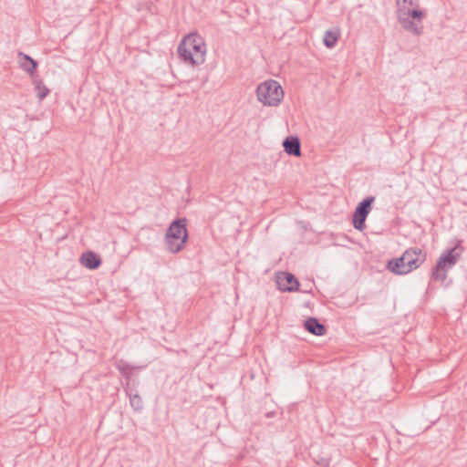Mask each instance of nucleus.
<instances>
[{
  "label": "nucleus",
  "mask_w": 467,
  "mask_h": 467,
  "mask_svg": "<svg viewBox=\"0 0 467 467\" xmlns=\"http://www.w3.org/2000/svg\"><path fill=\"white\" fill-rule=\"evenodd\" d=\"M277 285L281 291L295 292L299 288V282L291 273H281L277 275Z\"/></svg>",
  "instance_id": "obj_8"
},
{
  "label": "nucleus",
  "mask_w": 467,
  "mask_h": 467,
  "mask_svg": "<svg viewBox=\"0 0 467 467\" xmlns=\"http://www.w3.org/2000/svg\"><path fill=\"white\" fill-rule=\"evenodd\" d=\"M18 63L22 70L26 72L31 78L36 76L37 62L30 56L18 52Z\"/></svg>",
  "instance_id": "obj_9"
},
{
  "label": "nucleus",
  "mask_w": 467,
  "mask_h": 467,
  "mask_svg": "<svg viewBox=\"0 0 467 467\" xmlns=\"http://www.w3.org/2000/svg\"><path fill=\"white\" fill-rule=\"evenodd\" d=\"M128 395L130 397V406L136 411L140 410L142 409V407H143V402H142V400H141L140 396L139 394H137V393L132 394L131 392H129Z\"/></svg>",
  "instance_id": "obj_15"
},
{
  "label": "nucleus",
  "mask_w": 467,
  "mask_h": 467,
  "mask_svg": "<svg viewBox=\"0 0 467 467\" xmlns=\"http://www.w3.org/2000/svg\"><path fill=\"white\" fill-rule=\"evenodd\" d=\"M186 225L185 218L177 219L170 224L165 234V244L171 253L176 254L184 247L188 240Z\"/></svg>",
  "instance_id": "obj_4"
},
{
  "label": "nucleus",
  "mask_w": 467,
  "mask_h": 467,
  "mask_svg": "<svg viewBox=\"0 0 467 467\" xmlns=\"http://www.w3.org/2000/svg\"><path fill=\"white\" fill-rule=\"evenodd\" d=\"M420 0H397V18L401 27L414 36L423 34L421 21L426 13L418 9Z\"/></svg>",
  "instance_id": "obj_1"
},
{
  "label": "nucleus",
  "mask_w": 467,
  "mask_h": 467,
  "mask_svg": "<svg viewBox=\"0 0 467 467\" xmlns=\"http://www.w3.org/2000/svg\"><path fill=\"white\" fill-rule=\"evenodd\" d=\"M304 327L315 336H323L326 333V327L316 317H308L304 323Z\"/></svg>",
  "instance_id": "obj_12"
},
{
  "label": "nucleus",
  "mask_w": 467,
  "mask_h": 467,
  "mask_svg": "<svg viewBox=\"0 0 467 467\" xmlns=\"http://www.w3.org/2000/svg\"><path fill=\"white\" fill-rule=\"evenodd\" d=\"M257 99L265 106L275 107L284 98L281 85L273 79L261 83L256 88Z\"/></svg>",
  "instance_id": "obj_5"
},
{
  "label": "nucleus",
  "mask_w": 467,
  "mask_h": 467,
  "mask_svg": "<svg viewBox=\"0 0 467 467\" xmlns=\"http://www.w3.org/2000/svg\"><path fill=\"white\" fill-rule=\"evenodd\" d=\"M462 248L454 246L447 250L438 259L431 275L435 280L444 281L447 278V270L454 266L460 257Z\"/></svg>",
  "instance_id": "obj_6"
},
{
  "label": "nucleus",
  "mask_w": 467,
  "mask_h": 467,
  "mask_svg": "<svg viewBox=\"0 0 467 467\" xmlns=\"http://www.w3.org/2000/svg\"><path fill=\"white\" fill-rule=\"evenodd\" d=\"M32 78V82L35 87V90L36 92V96L40 100H43L48 94L49 88L44 84L43 80L40 79L37 76H35Z\"/></svg>",
  "instance_id": "obj_13"
},
{
  "label": "nucleus",
  "mask_w": 467,
  "mask_h": 467,
  "mask_svg": "<svg viewBox=\"0 0 467 467\" xmlns=\"http://www.w3.org/2000/svg\"><path fill=\"white\" fill-rule=\"evenodd\" d=\"M283 147L288 155L296 157H299L301 155V144L297 137H286L283 141Z\"/></svg>",
  "instance_id": "obj_10"
},
{
  "label": "nucleus",
  "mask_w": 467,
  "mask_h": 467,
  "mask_svg": "<svg viewBox=\"0 0 467 467\" xmlns=\"http://www.w3.org/2000/svg\"><path fill=\"white\" fill-rule=\"evenodd\" d=\"M374 201H375L374 196H368L358 204V206L356 207L355 212L353 213V220H352L353 226L355 229H357L358 231H362L365 229V227H366L365 222H366L367 216L368 215V213L371 210V205L374 202Z\"/></svg>",
  "instance_id": "obj_7"
},
{
  "label": "nucleus",
  "mask_w": 467,
  "mask_h": 467,
  "mask_svg": "<svg viewBox=\"0 0 467 467\" xmlns=\"http://www.w3.org/2000/svg\"><path fill=\"white\" fill-rule=\"evenodd\" d=\"M338 38H339V30L338 29H330V30H327L325 32L323 42L327 47L332 48L336 46Z\"/></svg>",
  "instance_id": "obj_14"
},
{
  "label": "nucleus",
  "mask_w": 467,
  "mask_h": 467,
  "mask_svg": "<svg viewBox=\"0 0 467 467\" xmlns=\"http://www.w3.org/2000/svg\"><path fill=\"white\" fill-rule=\"evenodd\" d=\"M80 263L88 269L94 270L100 266V257L92 251H88L80 256Z\"/></svg>",
  "instance_id": "obj_11"
},
{
  "label": "nucleus",
  "mask_w": 467,
  "mask_h": 467,
  "mask_svg": "<svg viewBox=\"0 0 467 467\" xmlns=\"http://www.w3.org/2000/svg\"><path fill=\"white\" fill-rule=\"evenodd\" d=\"M426 260V254L417 247L409 248L399 258L388 262V269L396 275H407L419 268Z\"/></svg>",
  "instance_id": "obj_3"
},
{
  "label": "nucleus",
  "mask_w": 467,
  "mask_h": 467,
  "mask_svg": "<svg viewBox=\"0 0 467 467\" xmlns=\"http://www.w3.org/2000/svg\"><path fill=\"white\" fill-rule=\"evenodd\" d=\"M177 52L183 62L198 66L205 60V43L198 34L192 33L181 41Z\"/></svg>",
  "instance_id": "obj_2"
},
{
  "label": "nucleus",
  "mask_w": 467,
  "mask_h": 467,
  "mask_svg": "<svg viewBox=\"0 0 467 467\" xmlns=\"http://www.w3.org/2000/svg\"><path fill=\"white\" fill-rule=\"evenodd\" d=\"M116 368L127 378L130 377V372L133 368L130 364L123 359H119L116 362Z\"/></svg>",
  "instance_id": "obj_16"
}]
</instances>
